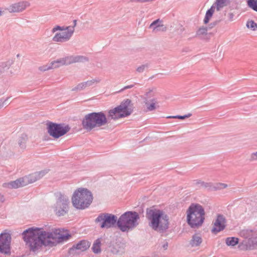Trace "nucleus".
Instances as JSON below:
<instances>
[{
    "label": "nucleus",
    "instance_id": "f257e3e1",
    "mask_svg": "<svg viewBox=\"0 0 257 257\" xmlns=\"http://www.w3.org/2000/svg\"><path fill=\"white\" fill-rule=\"evenodd\" d=\"M64 230L57 228L47 232L42 228H31L23 232L24 239L31 249L36 251L42 245L53 246L63 240Z\"/></svg>",
    "mask_w": 257,
    "mask_h": 257
},
{
    "label": "nucleus",
    "instance_id": "f03ea898",
    "mask_svg": "<svg viewBox=\"0 0 257 257\" xmlns=\"http://www.w3.org/2000/svg\"><path fill=\"white\" fill-rule=\"evenodd\" d=\"M146 217L149 221V226L160 233L166 232L169 227V217L162 210L148 208Z\"/></svg>",
    "mask_w": 257,
    "mask_h": 257
},
{
    "label": "nucleus",
    "instance_id": "7ed1b4c3",
    "mask_svg": "<svg viewBox=\"0 0 257 257\" xmlns=\"http://www.w3.org/2000/svg\"><path fill=\"white\" fill-rule=\"evenodd\" d=\"M187 222L192 228L201 226L205 219L203 207L197 203L191 204L186 211Z\"/></svg>",
    "mask_w": 257,
    "mask_h": 257
},
{
    "label": "nucleus",
    "instance_id": "20e7f679",
    "mask_svg": "<svg viewBox=\"0 0 257 257\" xmlns=\"http://www.w3.org/2000/svg\"><path fill=\"white\" fill-rule=\"evenodd\" d=\"M92 193L87 189L79 188L73 193L71 201L73 206L77 209L88 208L93 201Z\"/></svg>",
    "mask_w": 257,
    "mask_h": 257
},
{
    "label": "nucleus",
    "instance_id": "39448f33",
    "mask_svg": "<svg viewBox=\"0 0 257 257\" xmlns=\"http://www.w3.org/2000/svg\"><path fill=\"white\" fill-rule=\"evenodd\" d=\"M107 123V118L103 111L88 113L84 116L81 122L83 128L87 131H91L96 127H100Z\"/></svg>",
    "mask_w": 257,
    "mask_h": 257
},
{
    "label": "nucleus",
    "instance_id": "423d86ee",
    "mask_svg": "<svg viewBox=\"0 0 257 257\" xmlns=\"http://www.w3.org/2000/svg\"><path fill=\"white\" fill-rule=\"evenodd\" d=\"M140 215L135 211H126L120 215L117 220V227L122 232L128 231L136 227Z\"/></svg>",
    "mask_w": 257,
    "mask_h": 257
},
{
    "label": "nucleus",
    "instance_id": "0eeeda50",
    "mask_svg": "<svg viewBox=\"0 0 257 257\" xmlns=\"http://www.w3.org/2000/svg\"><path fill=\"white\" fill-rule=\"evenodd\" d=\"M133 112V107L132 101L129 99H126L122 101L117 106L109 110L108 117L111 119L117 120L130 115Z\"/></svg>",
    "mask_w": 257,
    "mask_h": 257
},
{
    "label": "nucleus",
    "instance_id": "6e6552de",
    "mask_svg": "<svg viewBox=\"0 0 257 257\" xmlns=\"http://www.w3.org/2000/svg\"><path fill=\"white\" fill-rule=\"evenodd\" d=\"M117 217L116 215L107 213H100L95 220L96 223H99L101 228H110L117 226Z\"/></svg>",
    "mask_w": 257,
    "mask_h": 257
},
{
    "label": "nucleus",
    "instance_id": "1a4fd4ad",
    "mask_svg": "<svg viewBox=\"0 0 257 257\" xmlns=\"http://www.w3.org/2000/svg\"><path fill=\"white\" fill-rule=\"evenodd\" d=\"M37 180L36 175H30L23 178H19L15 181L4 184V186L10 189H17L32 183Z\"/></svg>",
    "mask_w": 257,
    "mask_h": 257
},
{
    "label": "nucleus",
    "instance_id": "9d476101",
    "mask_svg": "<svg viewBox=\"0 0 257 257\" xmlns=\"http://www.w3.org/2000/svg\"><path fill=\"white\" fill-rule=\"evenodd\" d=\"M11 234L5 230L0 234V252L5 254L11 253Z\"/></svg>",
    "mask_w": 257,
    "mask_h": 257
},
{
    "label": "nucleus",
    "instance_id": "9b49d317",
    "mask_svg": "<svg viewBox=\"0 0 257 257\" xmlns=\"http://www.w3.org/2000/svg\"><path fill=\"white\" fill-rule=\"evenodd\" d=\"M90 242L88 240H81L69 248L68 253L69 255L72 256L78 255L80 252L86 250L90 247Z\"/></svg>",
    "mask_w": 257,
    "mask_h": 257
},
{
    "label": "nucleus",
    "instance_id": "f8f14e48",
    "mask_svg": "<svg viewBox=\"0 0 257 257\" xmlns=\"http://www.w3.org/2000/svg\"><path fill=\"white\" fill-rule=\"evenodd\" d=\"M49 134L55 139H57L64 135V128L61 124L49 122L47 123Z\"/></svg>",
    "mask_w": 257,
    "mask_h": 257
},
{
    "label": "nucleus",
    "instance_id": "ddd939ff",
    "mask_svg": "<svg viewBox=\"0 0 257 257\" xmlns=\"http://www.w3.org/2000/svg\"><path fill=\"white\" fill-rule=\"evenodd\" d=\"M226 219L223 215L218 214L217 218L213 222V227L211 229V232L214 234L224 230L226 226Z\"/></svg>",
    "mask_w": 257,
    "mask_h": 257
},
{
    "label": "nucleus",
    "instance_id": "4468645a",
    "mask_svg": "<svg viewBox=\"0 0 257 257\" xmlns=\"http://www.w3.org/2000/svg\"><path fill=\"white\" fill-rule=\"evenodd\" d=\"M30 6V4L28 2L22 1L11 5L7 10L10 13H19L24 11Z\"/></svg>",
    "mask_w": 257,
    "mask_h": 257
},
{
    "label": "nucleus",
    "instance_id": "2eb2a0df",
    "mask_svg": "<svg viewBox=\"0 0 257 257\" xmlns=\"http://www.w3.org/2000/svg\"><path fill=\"white\" fill-rule=\"evenodd\" d=\"M89 61L88 57L81 55H70L65 57V65L77 62H84Z\"/></svg>",
    "mask_w": 257,
    "mask_h": 257
},
{
    "label": "nucleus",
    "instance_id": "dca6fc26",
    "mask_svg": "<svg viewBox=\"0 0 257 257\" xmlns=\"http://www.w3.org/2000/svg\"><path fill=\"white\" fill-rule=\"evenodd\" d=\"M64 28L63 27H60L59 26H56L54 27L52 32L53 33H55L57 31H59V32L56 33L55 35L53 38V41L55 42H62L63 41L64 39Z\"/></svg>",
    "mask_w": 257,
    "mask_h": 257
},
{
    "label": "nucleus",
    "instance_id": "f3484780",
    "mask_svg": "<svg viewBox=\"0 0 257 257\" xmlns=\"http://www.w3.org/2000/svg\"><path fill=\"white\" fill-rule=\"evenodd\" d=\"M150 28L153 29V32L156 33L158 31H165L166 27L162 24V21L160 19H157L153 21L149 27Z\"/></svg>",
    "mask_w": 257,
    "mask_h": 257
},
{
    "label": "nucleus",
    "instance_id": "a211bd4d",
    "mask_svg": "<svg viewBox=\"0 0 257 257\" xmlns=\"http://www.w3.org/2000/svg\"><path fill=\"white\" fill-rule=\"evenodd\" d=\"M124 243L120 242H116L110 246V251L113 254H121L124 251Z\"/></svg>",
    "mask_w": 257,
    "mask_h": 257
},
{
    "label": "nucleus",
    "instance_id": "6ab92c4d",
    "mask_svg": "<svg viewBox=\"0 0 257 257\" xmlns=\"http://www.w3.org/2000/svg\"><path fill=\"white\" fill-rule=\"evenodd\" d=\"M64 207V202L63 196L61 195L57 198L56 205V213L58 216H61L63 214Z\"/></svg>",
    "mask_w": 257,
    "mask_h": 257
},
{
    "label": "nucleus",
    "instance_id": "aec40b11",
    "mask_svg": "<svg viewBox=\"0 0 257 257\" xmlns=\"http://www.w3.org/2000/svg\"><path fill=\"white\" fill-rule=\"evenodd\" d=\"M77 20H74L72 25L65 26V42L69 40L73 36Z\"/></svg>",
    "mask_w": 257,
    "mask_h": 257
},
{
    "label": "nucleus",
    "instance_id": "412c9836",
    "mask_svg": "<svg viewBox=\"0 0 257 257\" xmlns=\"http://www.w3.org/2000/svg\"><path fill=\"white\" fill-rule=\"evenodd\" d=\"M28 140V137L26 135H22L18 140V146L17 147L18 151H22L26 148V143Z\"/></svg>",
    "mask_w": 257,
    "mask_h": 257
},
{
    "label": "nucleus",
    "instance_id": "4be33fe9",
    "mask_svg": "<svg viewBox=\"0 0 257 257\" xmlns=\"http://www.w3.org/2000/svg\"><path fill=\"white\" fill-rule=\"evenodd\" d=\"M202 242L201 236L197 233L194 234L190 241V244L192 247H197L200 245Z\"/></svg>",
    "mask_w": 257,
    "mask_h": 257
},
{
    "label": "nucleus",
    "instance_id": "5701e85b",
    "mask_svg": "<svg viewBox=\"0 0 257 257\" xmlns=\"http://www.w3.org/2000/svg\"><path fill=\"white\" fill-rule=\"evenodd\" d=\"M230 2V0H216L213 4L216 7V10L219 11L223 7L227 6Z\"/></svg>",
    "mask_w": 257,
    "mask_h": 257
},
{
    "label": "nucleus",
    "instance_id": "b1692460",
    "mask_svg": "<svg viewBox=\"0 0 257 257\" xmlns=\"http://www.w3.org/2000/svg\"><path fill=\"white\" fill-rule=\"evenodd\" d=\"M144 103L147 105V109L149 111H152L156 108V100L155 98L148 100L147 98H146L145 100H144Z\"/></svg>",
    "mask_w": 257,
    "mask_h": 257
},
{
    "label": "nucleus",
    "instance_id": "393cba45",
    "mask_svg": "<svg viewBox=\"0 0 257 257\" xmlns=\"http://www.w3.org/2000/svg\"><path fill=\"white\" fill-rule=\"evenodd\" d=\"M215 8L216 7L213 4L211 8L207 11L203 21L204 24H206L209 22L210 18L212 17L214 12V10Z\"/></svg>",
    "mask_w": 257,
    "mask_h": 257
},
{
    "label": "nucleus",
    "instance_id": "a878e982",
    "mask_svg": "<svg viewBox=\"0 0 257 257\" xmlns=\"http://www.w3.org/2000/svg\"><path fill=\"white\" fill-rule=\"evenodd\" d=\"M207 31L208 28L207 27H202L197 31L196 36L200 39H205L207 35Z\"/></svg>",
    "mask_w": 257,
    "mask_h": 257
},
{
    "label": "nucleus",
    "instance_id": "bb28decb",
    "mask_svg": "<svg viewBox=\"0 0 257 257\" xmlns=\"http://www.w3.org/2000/svg\"><path fill=\"white\" fill-rule=\"evenodd\" d=\"M101 239L98 238L93 243L92 250L93 252L95 253L98 254L100 253L101 252Z\"/></svg>",
    "mask_w": 257,
    "mask_h": 257
},
{
    "label": "nucleus",
    "instance_id": "cd10ccee",
    "mask_svg": "<svg viewBox=\"0 0 257 257\" xmlns=\"http://www.w3.org/2000/svg\"><path fill=\"white\" fill-rule=\"evenodd\" d=\"M239 239L237 237H227L225 240L226 244L228 246H234L238 243Z\"/></svg>",
    "mask_w": 257,
    "mask_h": 257
},
{
    "label": "nucleus",
    "instance_id": "c85d7f7f",
    "mask_svg": "<svg viewBox=\"0 0 257 257\" xmlns=\"http://www.w3.org/2000/svg\"><path fill=\"white\" fill-rule=\"evenodd\" d=\"M227 186V184L224 183H218L213 184L212 183L211 190V191H215L222 189L226 188Z\"/></svg>",
    "mask_w": 257,
    "mask_h": 257
},
{
    "label": "nucleus",
    "instance_id": "c756f323",
    "mask_svg": "<svg viewBox=\"0 0 257 257\" xmlns=\"http://www.w3.org/2000/svg\"><path fill=\"white\" fill-rule=\"evenodd\" d=\"M247 6L257 12V0H247Z\"/></svg>",
    "mask_w": 257,
    "mask_h": 257
},
{
    "label": "nucleus",
    "instance_id": "7c9ffc66",
    "mask_svg": "<svg viewBox=\"0 0 257 257\" xmlns=\"http://www.w3.org/2000/svg\"><path fill=\"white\" fill-rule=\"evenodd\" d=\"M63 65V60H57L51 63L52 69L57 68Z\"/></svg>",
    "mask_w": 257,
    "mask_h": 257
},
{
    "label": "nucleus",
    "instance_id": "2f4dec72",
    "mask_svg": "<svg viewBox=\"0 0 257 257\" xmlns=\"http://www.w3.org/2000/svg\"><path fill=\"white\" fill-rule=\"evenodd\" d=\"M246 27L253 31H255L257 28V24L251 20L247 22Z\"/></svg>",
    "mask_w": 257,
    "mask_h": 257
},
{
    "label": "nucleus",
    "instance_id": "473e14b6",
    "mask_svg": "<svg viewBox=\"0 0 257 257\" xmlns=\"http://www.w3.org/2000/svg\"><path fill=\"white\" fill-rule=\"evenodd\" d=\"M192 116V114L190 113H189L187 114L184 115H174V116H168L167 118H178L180 119H184L186 118H188Z\"/></svg>",
    "mask_w": 257,
    "mask_h": 257
},
{
    "label": "nucleus",
    "instance_id": "72a5a7b5",
    "mask_svg": "<svg viewBox=\"0 0 257 257\" xmlns=\"http://www.w3.org/2000/svg\"><path fill=\"white\" fill-rule=\"evenodd\" d=\"M100 81V79L99 78H95L92 80H88L86 82H84L85 86L86 87L90 86L92 85L95 83H99Z\"/></svg>",
    "mask_w": 257,
    "mask_h": 257
},
{
    "label": "nucleus",
    "instance_id": "f704fd0d",
    "mask_svg": "<svg viewBox=\"0 0 257 257\" xmlns=\"http://www.w3.org/2000/svg\"><path fill=\"white\" fill-rule=\"evenodd\" d=\"M200 186L204 188L208 189V190L211 191L212 183L211 182H200Z\"/></svg>",
    "mask_w": 257,
    "mask_h": 257
},
{
    "label": "nucleus",
    "instance_id": "c9c22d12",
    "mask_svg": "<svg viewBox=\"0 0 257 257\" xmlns=\"http://www.w3.org/2000/svg\"><path fill=\"white\" fill-rule=\"evenodd\" d=\"M149 66L150 64L149 63L143 64L137 68V71L139 73H142L145 71L146 69L149 68Z\"/></svg>",
    "mask_w": 257,
    "mask_h": 257
},
{
    "label": "nucleus",
    "instance_id": "e433bc0d",
    "mask_svg": "<svg viewBox=\"0 0 257 257\" xmlns=\"http://www.w3.org/2000/svg\"><path fill=\"white\" fill-rule=\"evenodd\" d=\"M86 86H85V83L82 82L78 84L75 87L72 89V90H81L85 88Z\"/></svg>",
    "mask_w": 257,
    "mask_h": 257
},
{
    "label": "nucleus",
    "instance_id": "4c0bfd02",
    "mask_svg": "<svg viewBox=\"0 0 257 257\" xmlns=\"http://www.w3.org/2000/svg\"><path fill=\"white\" fill-rule=\"evenodd\" d=\"M39 69L41 71H45L47 70L52 69L51 63L50 64H47V65L41 66L39 68Z\"/></svg>",
    "mask_w": 257,
    "mask_h": 257
},
{
    "label": "nucleus",
    "instance_id": "58836bf2",
    "mask_svg": "<svg viewBox=\"0 0 257 257\" xmlns=\"http://www.w3.org/2000/svg\"><path fill=\"white\" fill-rule=\"evenodd\" d=\"M152 96H153V91L152 90H150L149 92H147L144 96V97H143L144 101L145 100L146 98H147L148 100H150L149 98H151Z\"/></svg>",
    "mask_w": 257,
    "mask_h": 257
},
{
    "label": "nucleus",
    "instance_id": "ea45409f",
    "mask_svg": "<svg viewBox=\"0 0 257 257\" xmlns=\"http://www.w3.org/2000/svg\"><path fill=\"white\" fill-rule=\"evenodd\" d=\"M71 237L72 234L69 233V231L65 229V241L69 240Z\"/></svg>",
    "mask_w": 257,
    "mask_h": 257
},
{
    "label": "nucleus",
    "instance_id": "a19ab883",
    "mask_svg": "<svg viewBox=\"0 0 257 257\" xmlns=\"http://www.w3.org/2000/svg\"><path fill=\"white\" fill-rule=\"evenodd\" d=\"M134 86V84H132V85H130L125 86H124L123 88H122V89H121L120 90H119L117 92H122V91H123V90H125V89H129V88H133Z\"/></svg>",
    "mask_w": 257,
    "mask_h": 257
},
{
    "label": "nucleus",
    "instance_id": "79ce46f5",
    "mask_svg": "<svg viewBox=\"0 0 257 257\" xmlns=\"http://www.w3.org/2000/svg\"><path fill=\"white\" fill-rule=\"evenodd\" d=\"M250 160L251 161L256 160H257V152L255 153H253L251 155V158Z\"/></svg>",
    "mask_w": 257,
    "mask_h": 257
},
{
    "label": "nucleus",
    "instance_id": "37998d69",
    "mask_svg": "<svg viewBox=\"0 0 257 257\" xmlns=\"http://www.w3.org/2000/svg\"><path fill=\"white\" fill-rule=\"evenodd\" d=\"M219 21H216L215 22L211 23L209 25V28L211 29V28H212L213 27H214L215 25H216L219 23Z\"/></svg>",
    "mask_w": 257,
    "mask_h": 257
},
{
    "label": "nucleus",
    "instance_id": "c03bdc74",
    "mask_svg": "<svg viewBox=\"0 0 257 257\" xmlns=\"http://www.w3.org/2000/svg\"><path fill=\"white\" fill-rule=\"evenodd\" d=\"M168 242L166 240H164L163 244L162 245V247H163V248L165 250H166L168 248Z\"/></svg>",
    "mask_w": 257,
    "mask_h": 257
},
{
    "label": "nucleus",
    "instance_id": "a18cd8bd",
    "mask_svg": "<svg viewBox=\"0 0 257 257\" xmlns=\"http://www.w3.org/2000/svg\"><path fill=\"white\" fill-rule=\"evenodd\" d=\"M70 127L68 125H65V134L69 131Z\"/></svg>",
    "mask_w": 257,
    "mask_h": 257
},
{
    "label": "nucleus",
    "instance_id": "49530a36",
    "mask_svg": "<svg viewBox=\"0 0 257 257\" xmlns=\"http://www.w3.org/2000/svg\"><path fill=\"white\" fill-rule=\"evenodd\" d=\"M44 175V172H41L39 173L38 176L39 177H41Z\"/></svg>",
    "mask_w": 257,
    "mask_h": 257
},
{
    "label": "nucleus",
    "instance_id": "de8ad7c7",
    "mask_svg": "<svg viewBox=\"0 0 257 257\" xmlns=\"http://www.w3.org/2000/svg\"><path fill=\"white\" fill-rule=\"evenodd\" d=\"M195 181H196V185H200V182H202L200 180H195Z\"/></svg>",
    "mask_w": 257,
    "mask_h": 257
},
{
    "label": "nucleus",
    "instance_id": "09e8293b",
    "mask_svg": "<svg viewBox=\"0 0 257 257\" xmlns=\"http://www.w3.org/2000/svg\"><path fill=\"white\" fill-rule=\"evenodd\" d=\"M4 200V196H1L0 197V201H3Z\"/></svg>",
    "mask_w": 257,
    "mask_h": 257
},
{
    "label": "nucleus",
    "instance_id": "8fccbe9b",
    "mask_svg": "<svg viewBox=\"0 0 257 257\" xmlns=\"http://www.w3.org/2000/svg\"><path fill=\"white\" fill-rule=\"evenodd\" d=\"M3 15V11H0V16Z\"/></svg>",
    "mask_w": 257,
    "mask_h": 257
},
{
    "label": "nucleus",
    "instance_id": "3c124183",
    "mask_svg": "<svg viewBox=\"0 0 257 257\" xmlns=\"http://www.w3.org/2000/svg\"><path fill=\"white\" fill-rule=\"evenodd\" d=\"M254 244L256 246H257V240H256V241H255V242L254 243Z\"/></svg>",
    "mask_w": 257,
    "mask_h": 257
}]
</instances>
